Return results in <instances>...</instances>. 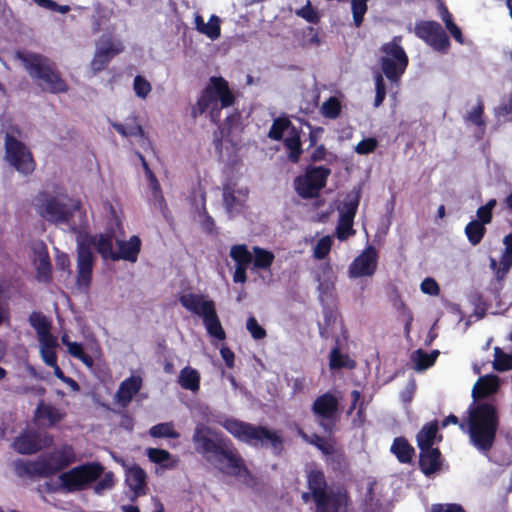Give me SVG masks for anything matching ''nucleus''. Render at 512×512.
I'll list each match as a JSON object with an SVG mask.
<instances>
[{
    "instance_id": "37998d69",
    "label": "nucleus",
    "mask_w": 512,
    "mask_h": 512,
    "mask_svg": "<svg viewBox=\"0 0 512 512\" xmlns=\"http://www.w3.org/2000/svg\"><path fill=\"white\" fill-rule=\"evenodd\" d=\"M230 257L236 262V265L249 266L252 262V254L245 244L233 245L230 249Z\"/></svg>"
},
{
    "instance_id": "2eb2a0df",
    "label": "nucleus",
    "mask_w": 512,
    "mask_h": 512,
    "mask_svg": "<svg viewBox=\"0 0 512 512\" xmlns=\"http://www.w3.org/2000/svg\"><path fill=\"white\" fill-rule=\"evenodd\" d=\"M378 266V252L372 245L367 246L350 264L349 276L361 278L373 276Z\"/></svg>"
},
{
    "instance_id": "13d9d810",
    "label": "nucleus",
    "mask_w": 512,
    "mask_h": 512,
    "mask_svg": "<svg viewBox=\"0 0 512 512\" xmlns=\"http://www.w3.org/2000/svg\"><path fill=\"white\" fill-rule=\"evenodd\" d=\"M375 92L374 107H379L386 97V85L383 75L380 73L375 76Z\"/></svg>"
},
{
    "instance_id": "49530a36",
    "label": "nucleus",
    "mask_w": 512,
    "mask_h": 512,
    "mask_svg": "<svg viewBox=\"0 0 512 512\" xmlns=\"http://www.w3.org/2000/svg\"><path fill=\"white\" fill-rule=\"evenodd\" d=\"M493 368L496 371L504 372L512 369V354L505 353L501 348H494Z\"/></svg>"
},
{
    "instance_id": "72a5a7b5",
    "label": "nucleus",
    "mask_w": 512,
    "mask_h": 512,
    "mask_svg": "<svg viewBox=\"0 0 512 512\" xmlns=\"http://www.w3.org/2000/svg\"><path fill=\"white\" fill-rule=\"evenodd\" d=\"M36 417L48 420L49 426H54L65 417V413L50 404L40 403L36 409Z\"/></svg>"
},
{
    "instance_id": "c03bdc74",
    "label": "nucleus",
    "mask_w": 512,
    "mask_h": 512,
    "mask_svg": "<svg viewBox=\"0 0 512 512\" xmlns=\"http://www.w3.org/2000/svg\"><path fill=\"white\" fill-rule=\"evenodd\" d=\"M441 18L445 23L447 30L450 32L452 37L460 44L464 43V37L461 29L455 24L453 21L452 14L448 11L447 7L442 6L441 8Z\"/></svg>"
},
{
    "instance_id": "6e6d98bb",
    "label": "nucleus",
    "mask_w": 512,
    "mask_h": 512,
    "mask_svg": "<svg viewBox=\"0 0 512 512\" xmlns=\"http://www.w3.org/2000/svg\"><path fill=\"white\" fill-rule=\"evenodd\" d=\"M133 88L135 94L142 99H145L152 90L151 84L141 75L134 78Z\"/></svg>"
},
{
    "instance_id": "f03ea898",
    "label": "nucleus",
    "mask_w": 512,
    "mask_h": 512,
    "mask_svg": "<svg viewBox=\"0 0 512 512\" xmlns=\"http://www.w3.org/2000/svg\"><path fill=\"white\" fill-rule=\"evenodd\" d=\"M467 421L460 422L458 417L450 414L442 421V427L449 424L458 425L469 434L470 443L481 453L487 454L494 446L500 418L497 407L493 403H472L467 409Z\"/></svg>"
},
{
    "instance_id": "0e129e2a",
    "label": "nucleus",
    "mask_w": 512,
    "mask_h": 512,
    "mask_svg": "<svg viewBox=\"0 0 512 512\" xmlns=\"http://www.w3.org/2000/svg\"><path fill=\"white\" fill-rule=\"evenodd\" d=\"M147 455L150 461L160 464L170 459V453L167 450L160 448H149L147 450Z\"/></svg>"
},
{
    "instance_id": "f3484780",
    "label": "nucleus",
    "mask_w": 512,
    "mask_h": 512,
    "mask_svg": "<svg viewBox=\"0 0 512 512\" xmlns=\"http://www.w3.org/2000/svg\"><path fill=\"white\" fill-rule=\"evenodd\" d=\"M180 304L195 315L205 317V312L209 309H215V303L211 299H205L201 294L188 293L179 297Z\"/></svg>"
},
{
    "instance_id": "473e14b6",
    "label": "nucleus",
    "mask_w": 512,
    "mask_h": 512,
    "mask_svg": "<svg viewBox=\"0 0 512 512\" xmlns=\"http://www.w3.org/2000/svg\"><path fill=\"white\" fill-rule=\"evenodd\" d=\"M178 382L183 389L196 392L200 389V374L196 369L186 366L180 371Z\"/></svg>"
},
{
    "instance_id": "423d86ee",
    "label": "nucleus",
    "mask_w": 512,
    "mask_h": 512,
    "mask_svg": "<svg viewBox=\"0 0 512 512\" xmlns=\"http://www.w3.org/2000/svg\"><path fill=\"white\" fill-rule=\"evenodd\" d=\"M25 70L35 83L43 90L53 94L65 93L68 91V85L57 70L56 64L48 57L32 53H16Z\"/></svg>"
},
{
    "instance_id": "2f4dec72",
    "label": "nucleus",
    "mask_w": 512,
    "mask_h": 512,
    "mask_svg": "<svg viewBox=\"0 0 512 512\" xmlns=\"http://www.w3.org/2000/svg\"><path fill=\"white\" fill-rule=\"evenodd\" d=\"M438 433V422L432 421L425 424L418 432L416 440L420 450L434 448L433 444Z\"/></svg>"
},
{
    "instance_id": "1a4fd4ad",
    "label": "nucleus",
    "mask_w": 512,
    "mask_h": 512,
    "mask_svg": "<svg viewBox=\"0 0 512 512\" xmlns=\"http://www.w3.org/2000/svg\"><path fill=\"white\" fill-rule=\"evenodd\" d=\"M331 175V169L326 166H306L304 173L298 175L294 181V190L302 199H314L320 196Z\"/></svg>"
},
{
    "instance_id": "20e7f679",
    "label": "nucleus",
    "mask_w": 512,
    "mask_h": 512,
    "mask_svg": "<svg viewBox=\"0 0 512 512\" xmlns=\"http://www.w3.org/2000/svg\"><path fill=\"white\" fill-rule=\"evenodd\" d=\"M220 424L235 439L249 446L268 447L269 445L272 454L277 457L284 451V438L279 431L235 418H226Z\"/></svg>"
},
{
    "instance_id": "3c124183",
    "label": "nucleus",
    "mask_w": 512,
    "mask_h": 512,
    "mask_svg": "<svg viewBox=\"0 0 512 512\" xmlns=\"http://www.w3.org/2000/svg\"><path fill=\"white\" fill-rule=\"evenodd\" d=\"M497 204L496 199H490L485 205L480 206L477 211V220L478 222L482 223V225H487L492 222L493 219V209L495 208Z\"/></svg>"
},
{
    "instance_id": "864d4df0",
    "label": "nucleus",
    "mask_w": 512,
    "mask_h": 512,
    "mask_svg": "<svg viewBox=\"0 0 512 512\" xmlns=\"http://www.w3.org/2000/svg\"><path fill=\"white\" fill-rule=\"evenodd\" d=\"M201 34L206 35L211 40H216L221 35L220 19L216 15H211L208 23H205L204 30Z\"/></svg>"
},
{
    "instance_id": "dca6fc26",
    "label": "nucleus",
    "mask_w": 512,
    "mask_h": 512,
    "mask_svg": "<svg viewBox=\"0 0 512 512\" xmlns=\"http://www.w3.org/2000/svg\"><path fill=\"white\" fill-rule=\"evenodd\" d=\"M504 251L499 262L490 257L489 267L494 272L497 281H503L512 268V232L503 238Z\"/></svg>"
},
{
    "instance_id": "680f3d73",
    "label": "nucleus",
    "mask_w": 512,
    "mask_h": 512,
    "mask_svg": "<svg viewBox=\"0 0 512 512\" xmlns=\"http://www.w3.org/2000/svg\"><path fill=\"white\" fill-rule=\"evenodd\" d=\"M470 302L475 306V314L479 317H484L488 308L483 295L479 292H474L469 297Z\"/></svg>"
},
{
    "instance_id": "4be33fe9",
    "label": "nucleus",
    "mask_w": 512,
    "mask_h": 512,
    "mask_svg": "<svg viewBox=\"0 0 512 512\" xmlns=\"http://www.w3.org/2000/svg\"><path fill=\"white\" fill-rule=\"evenodd\" d=\"M119 251L114 256V261L126 260L136 262L141 250V240L138 236H132L128 241H118Z\"/></svg>"
},
{
    "instance_id": "e2e57ef3",
    "label": "nucleus",
    "mask_w": 512,
    "mask_h": 512,
    "mask_svg": "<svg viewBox=\"0 0 512 512\" xmlns=\"http://www.w3.org/2000/svg\"><path fill=\"white\" fill-rule=\"evenodd\" d=\"M114 486V474L107 472L103 478L96 482L94 491L96 494L101 495L104 491L110 490Z\"/></svg>"
},
{
    "instance_id": "338daca9",
    "label": "nucleus",
    "mask_w": 512,
    "mask_h": 512,
    "mask_svg": "<svg viewBox=\"0 0 512 512\" xmlns=\"http://www.w3.org/2000/svg\"><path fill=\"white\" fill-rule=\"evenodd\" d=\"M421 291L424 294L437 296L440 293V287L435 279L431 277L425 278L420 285Z\"/></svg>"
},
{
    "instance_id": "ddd939ff",
    "label": "nucleus",
    "mask_w": 512,
    "mask_h": 512,
    "mask_svg": "<svg viewBox=\"0 0 512 512\" xmlns=\"http://www.w3.org/2000/svg\"><path fill=\"white\" fill-rule=\"evenodd\" d=\"M415 34L437 52L446 53L450 48L448 35L436 21H420L416 23Z\"/></svg>"
},
{
    "instance_id": "7c9ffc66",
    "label": "nucleus",
    "mask_w": 512,
    "mask_h": 512,
    "mask_svg": "<svg viewBox=\"0 0 512 512\" xmlns=\"http://www.w3.org/2000/svg\"><path fill=\"white\" fill-rule=\"evenodd\" d=\"M204 312L205 317L203 318V323L205 325L207 333L217 340H224L226 338V333L221 325V322L216 312V308L214 310L209 309Z\"/></svg>"
},
{
    "instance_id": "a211bd4d",
    "label": "nucleus",
    "mask_w": 512,
    "mask_h": 512,
    "mask_svg": "<svg viewBox=\"0 0 512 512\" xmlns=\"http://www.w3.org/2000/svg\"><path fill=\"white\" fill-rule=\"evenodd\" d=\"M142 387V378L132 375L122 381L116 392V400L122 406L126 407L133 397L140 391Z\"/></svg>"
},
{
    "instance_id": "de8ad7c7",
    "label": "nucleus",
    "mask_w": 512,
    "mask_h": 512,
    "mask_svg": "<svg viewBox=\"0 0 512 512\" xmlns=\"http://www.w3.org/2000/svg\"><path fill=\"white\" fill-rule=\"evenodd\" d=\"M29 323L36 330L37 337L51 330V323L41 312H32L29 316Z\"/></svg>"
},
{
    "instance_id": "c9c22d12",
    "label": "nucleus",
    "mask_w": 512,
    "mask_h": 512,
    "mask_svg": "<svg viewBox=\"0 0 512 512\" xmlns=\"http://www.w3.org/2000/svg\"><path fill=\"white\" fill-rule=\"evenodd\" d=\"M300 436L311 445H314L317 449H319L325 455H332L335 452L334 444L327 440L326 438L313 433L311 436H308L305 432L299 429Z\"/></svg>"
},
{
    "instance_id": "f704fd0d",
    "label": "nucleus",
    "mask_w": 512,
    "mask_h": 512,
    "mask_svg": "<svg viewBox=\"0 0 512 512\" xmlns=\"http://www.w3.org/2000/svg\"><path fill=\"white\" fill-rule=\"evenodd\" d=\"M360 201V191H352L348 193L343 201L340 209V216L344 218H351L354 220Z\"/></svg>"
},
{
    "instance_id": "bf43d9fd",
    "label": "nucleus",
    "mask_w": 512,
    "mask_h": 512,
    "mask_svg": "<svg viewBox=\"0 0 512 512\" xmlns=\"http://www.w3.org/2000/svg\"><path fill=\"white\" fill-rule=\"evenodd\" d=\"M246 328L255 340H261L266 337V330L258 323L254 316H250L246 322Z\"/></svg>"
},
{
    "instance_id": "6e6552de",
    "label": "nucleus",
    "mask_w": 512,
    "mask_h": 512,
    "mask_svg": "<svg viewBox=\"0 0 512 512\" xmlns=\"http://www.w3.org/2000/svg\"><path fill=\"white\" fill-rule=\"evenodd\" d=\"M383 54L379 59L381 70L392 84H398L405 73L409 63L404 48L400 45V38L384 43L380 48Z\"/></svg>"
},
{
    "instance_id": "b1692460",
    "label": "nucleus",
    "mask_w": 512,
    "mask_h": 512,
    "mask_svg": "<svg viewBox=\"0 0 512 512\" xmlns=\"http://www.w3.org/2000/svg\"><path fill=\"white\" fill-rule=\"evenodd\" d=\"M146 478L145 470L138 465H134L126 471V482L136 496L145 494Z\"/></svg>"
},
{
    "instance_id": "58836bf2",
    "label": "nucleus",
    "mask_w": 512,
    "mask_h": 512,
    "mask_svg": "<svg viewBox=\"0 0 512 512\" xmlns=\"http://www.w3.org/2000/svg\"><path fill=\"white\" fill-rule=\"evenodd\" d=\"M486 234V227L482 223L472 220L465 227V235L469 243L473 246L478 245Z\"/></svg>"
},
{
    "instance_id": "c756f323",
    "label": "nucleus",
    "mask_w": 512,
    "mask_h": 512,
    "mask_svg": "<svg viewBox=\"0 0 512 512\" xmlns=\"http://www.w3.org/2000/svg\"><path fill=\"white\" fill-rule=\"evenodd\" d=\"M47 456L50 458L57 472L68 467L75 460V453L72 446L70 445H63Z\"/></svg>"
},
{
    "instance_id": "f8f14e48",
    "label": "nucleus",
    "mask_w": 512,
    "mask_h": 512,
    "mask_svg": "<svg viewBox=\"0 0 512 512\" xmlns=\"http://www.w3.org/2000/svg\"><path fill=\"white\" fill-rule=\"evenodd\" d=\"M311 411L325 432H332L339 416V399L331 392L316 397Z\"/></svg>"
},
{
    "instance_id": "4468645a",
    "label": "nucleus",
    "mask_w": 512,
    "mask_h": 512,
    "mask_svg": "<svg viewBox=\"0 0 512 512\" xmlns=\"http://www.w3.org/2000/svg\"><path fill=\"white\" fill-rule=\"evenodd\" d=\"M94 256L89 245L83 241L78 243L77 248V277L76 285L79 289L88 291L93 275Z\"/></svg>"
},
{
    "instance_id": "7ed1b4c3",
    "label": "nucleus",
    "mask_w": 512,
    "mask_h": 512,
    "mask_svg": "<svg viewBox=\"0 0 512 512\" xmlns=\"http://www.w3.org/2000/svg\"><path fill=\"white\" fill-rule=\"evenodd\" d=\"M236 98L227 80L221 76H213L202 90L196 104L192 107L191 116L196 119L209 110L212 123L221 129V111L235 104Z\"/></svg>"
},
{
    "instance_id": "a19ab883",
    "label": "nucleus",
    "mask_w": 512,
    "mask_h": 512,
    "mask_svg": "<svg viewBox=\"0 0 512 512\" xmlns=\"http://www.w3.org/2000/svg\"><path fill=\"white\" fill-rule=\"evenodd\" d=\"M149 434L153 438H171L178 439L180 433L175 430L173 422H164L152 426Z\"/></svg>"
},
{
    "instance_id": "e433bc0d",
    "label": "nucleus",
    "mask_w": 512,
    "mask_h": 512,
    "mask_svg": "<svg viewBox=\"0 0 512 512\" xmlns=\"http://www.w3.org/2000/svg\"><path fill=\"white\" fill-rule=\"evenodd\" d=\"M252 250L254 253V258L252 257L254 267L263 270L270 269L275 259L274 254L259 246H254Z\"/></svg>"
},
{
    "instance_id": "a18cd8bd",
    "label": "nucleus",
    "mask_w": 512,
    "mask_h": 512,
    "mask_svg": "<svg viewBox=\"0 0 512 512\" xmlns=\"http://www.w3.org/2000/svg\"><path fill=\"white\" fill-rule=\"evenodd\" d=\"M285 147L289 150L288 158L291 162L297 163L302 154L301 140L297 132L284 140Z\"/></svg>"
},
{
    "instance_id": "603ef678",
    "label": "nucleus",
    "mask_w": 512,
    "mask_h": 512,
    "mask_svg": "<svg viewBox=\"0 0 512 512\" xmlns=\"http://www.w3.org/2000/svg\"><path fill=\"white\" fill-rule=\"evenodd\" d=\"M368 0H351V9L353 21L356 27H360L363 23L364 16L368 10Z\"/></svg>"
},
{
    "instance_id": "4c0bfd02",
    "label": "nucleus",
    "mask_w": 512,
    "mask_h": 512,
    "mask_svg": "<svg viewBox=\"0 0 512 512\" xmlns=\"http://www.w3.org/2000/svg\"><path fill=\"white\" fill-rule=\"evenodd\" d=\"M439 356L438 350H433L430 353L422 349H418L413 353V360L416 364V369L419 371L426 370L434 365L437 357Z\"/></svg>"
},
{
    "instance_id": "0eeeda50",
    "label": "nucleus",
    "mask_w": 512,
    "mask_h": 512,
    "mask_svg": "<svg viewBox=\"0 0 512 512\" xmlns=\"http://www.w3.org/2000/svg\"><path fill=\"white\" fill-rule=\"evenodd\" d=\"M39 214L48 222L67 224L73 233H77L80 227L87 224L80 201L68 205L59 198L50 196L40 205Z\"/></svg>"
},
{
    "instance_id": "bb28decb",
    "label": "nucleus",
    "mask_w": 512,
    "mask_h": 512,
    "mask_svg": "<svg viewBox=\"0 0 512 512\" xmlns=\"http://www.w3.org/2000/svg\"><path fill=\"white\" fill-rule=\"evenodd\" d=\"M52 265L46 248L40 251L36 260V280L45 284L52 282Z\"/></svg>"
},
{
    "instance_id": "9d476101",
    "label": "nucleus",
    "mask_w": 512,
    "mask_h": 512,
    "mask_svg": "<svg viewBox=\"0 0 512 512\" xmlns=\"http://www.w3.org/2000/svg\"><path fill=\"white\" fill-rule=\"evenodd\" d=\"M104 472V467L99 462H90L73 467L67 472H63L59 478L63 490L66 492H77L87 488L93 482H96Z\"/></svg>"
},
{
    "instance_id": "c85d7f7f",
    "label": "nucleus",
    "mask_w": 512,
    "mask_h": 512,
    "mask_svg": "<svg viewBox=\"0 0 512 512\" xmlns=\"http://www.w3.org/2000/svg\"><path fill=\"white\" fill-rule=\"evenodd\" d=\"M390 450L402 464L411 463L413 456L415 455V449L404 437H396Z\"/></svg>"
},
{
    "instance_id": "cd10ccee",
    "label": "nucleus",
    "mask_w": 512,
    "mask_h": 512,
    "mask_svg": "<svg viewBox=\"0 0 512 512\" xmlns=\"http://www.w3.org/2000/svg\"><path fill=\"white\" fill-rule=\"evenodd\" d=\"M119 52L120 49L114 48L112 43H109L105 47L98 48L91 61L92 70L95 73L104 70L108 66L111 59Z\"/></svg>"
},
{
    "instance_id": "f257e3e1",
    "label": "nucleus",
    "mask_w": 512,
    "mask_h": 512,
    "mask_svg": "<svg viewBox=\"0 0 512 512\" xmlns=\"http://www.w3.org/2000/svg\"><path fill=\"white\" fill-rule=\"evenodd\" d=\"M195 451L209 464L229 476L251 479L245 460L230 438L205 424H198L192 436Z\"/></svg>"
},
{
    "instance_id": "5fc2aeb1",
    "label": "nucleus",
    "mask_w": 512,
    "mask_h": 512,
    "mask_svg": "<svg viewBox=\"0 0 512 512\" xmlns=\"http://www.w3.org/2000/svg\"><path fill=\"white\" fill-rule=\"evenodd\" d=\"M353 222L354 220L351 218L339 217L336 229L337 238L339 240H346L349 236L354 235Z\"/></svg>"
},
{
    "instance_id": "412c9836",
    "label": "nucleus",
    "mask_w": 512,
    "mask_h": 512,
    "mask_svg": "<svg viewBox=\"0 0 512 512\" xmlns=\"http://www.w3.org/2000/svg\"><path fill=\"white\" fill-rule=\"evenodd\" d=\"M499 389V378L496 375L489 374L478 379L472 389V397L479 401L497 393Z\"/></svg>"
},
{
    "instance_id": "69168bd1",
    "label": "nucleus",
    "mask_w": 512,
    "mask_h": 512,
    "mask_svg": "<svg viewBox=\"0 0 512 512\" xmlns=\"http://www.w3.org/2000/svg\"><path fill=\"white\" fill-rule=\"evenodd\" d=\"M377 140L374 138H366L361 140L355 147V151L360 155L372 153L377 147Z\"/></svg>"
},
{
    "instance_id": "39448f33",
    "label": "nucleus",
    "mask_w": 512,
    "mask_h": 512,
    "mask_svg": "<svg viewBox=\"0 0 512 512\" xmlns=\"http://www.w3.org/2000/svg\"><path fill=\"white\" fill-rule=\"evenodd\" d=\"M308 490L312 491L315 512H348L351 497L344 487L327 489L328 484L324 472L312 468L306 472Z\"/></svg>"
},
{
    "instance_id": "393cba45",
    "label": "nucleus",
    "mask_w": 512,
    "mask_h": 512,
    "mask_svg": "<svg viewBox=\"0 0 512 512\" xmlns=\"http://www.w3.org/2000/svg\"><path fill=\"white\" fill-rule=\"evenodd\" d=\"M112 240L113 236L111 234H99L91 236L88 243H85V245H94L96 251L104 260L111 259L114 261L113 255H115L116 252L113 251Z\"/></svg>"
},
{
    "instance_id": "5701e85b",
    "label": "nucleus",
    "mask_w": 512,
    "mask_h": 512,
    "mask_svg": "<svg viewBox=\"0 0 512 512\" xmlns=\"http://www.w3.org/2000/svg\"><path fill=\"white\" fill-rule=\"evenodd\" d=\"M23 471L30 476L50 477L57 473V470L48 456L41 457L36 461L24 463Z\"/></svg>"
},
{
    "instance_id": "79ce46f5",
    "label": "nucleus",
    "mask_w": 512,
    "mask_h": 512,
    "mask_svg": "<svg viewBox=\"0 0 512 512\" xmlns=\"http://www.w3.org/2000/svg\"><path fill=\"white\" fill-rule=\"evenodd\" d=\"M290 127L295 131L292 122L287 117H278L273 121L268 132V137L272 140L280 141L283 138L284 132Z\"/></svg>"
},
{
    "instance_id": "052dcab7",
    "label": "nucleus",
    "mask_w": 512,
    "mask_h": 512,
    "mask_svg": "<svg viewBox=\"0 0 512 512\" xmlns=\"http://www.w3.org/2000/svg\"><path fill=\"white\" fill-rule=\"evenodd\" d=\"M332 240L329 236H324L318 240L314 248V257L316 259H324L330 252Z\"/></svg>"
},
{
    "instance_id": "09e8293b",
    "label": "nucleus",
    "mask_w": 512,
    "mask_h": 512,
    "mask_svg": "<svg viewBox=\"0 0 512 512\" xmlns=\"http://www.w3.org/2000/svg\"><path fill=\"white\" fill-rule=\"evenodd\" d=\"M325 118L336 119L341 113V103L336 97H329L321 106Z\"/></svg>"
},
{
    "instance_id": "a878e982",
    "label": "nucleus",
    "mask_w": 512,
    "mask_h": 512,
    "mask_svg": "<svg viewBox=\"0 0 512 512\" xmlns=\"http://www.w3.org/2000/svg\"><path fill=\"white\" fill-rule=\"evenodd\" d=\"M136 116L131 117V122L126 124L111 122L112 127L122 136H136L141 138V145L150 144L149 139L145 135L143 127L137 123Z\"/></svg>"
},
{
    "instance_id": "aec40b11",
    "label": "nucleus",
    "mask_w": 512,
    "mask_h": 512,
    "mask_svg": "<svg viewBox=\"0 0 512 512\" xmlns=\"http://www.w3.org/2000/svg\"><path fill=\"white\" fill-rule=\"evenodd\" d=\"M13 447L20 454H35L42 448L40 435L35 431L24 432L14 440Z\"/></svg>"
},
{
    "instance_id": "4d7b16f0",
    "label": "nucleus",
    "mask_w": 512,
    "mask_h": 512,
    "mask_svg": "<svg viewBox=\"0 0 512 512\" xmlns=\"http://www.w3.org/2000/svg\"><path fill=\"white\" fill-rule=\"evenodd\" d=\"M483 115L484 105L482 101L479 100L477 106L467 114L466 120L478 127H484L486 123L485 120L483 119Z\"/></svg>"
},
{
    "instance_id": "8fccbe9b",
    "label": "nucleus",
    "mask_w": 512,
    "mask_h": 512,
    "mask_svg": "<svg viewBox=\"0 0 512 512\" xmlns=\"http://www.w3.org/2000/svg\"><path fill=\"white\" fill-rule=\"evenodd\" d=\"M68 352L71 356L79 359L88 367L93 366V358L84 351L83 345L79 342H71L68 344Z\"/></svg>"
},
{
    "instance_id": "ea45409f",
    "label": "nucleus",
    "mask_w": 512,
    "mask_h": 512,
    "mask_svg": "<svg viewBox=\"0 0 512 512\" xmlns=\"http://www.w3.org/2000/svg\"><path fill=\"white\" fill-rule=\"evenodd\" d=\"M329 366L333 370L341 368L352 369L355 367V362L348 355H343L338 345H336L330 352Z\"/></svg>"
},
{
    "instance_id": "6ab92c4d",
    "label": "nucleus",
    "mask_w": 512,
    "mask_h": 512,
    "mask_svg": "<svg viewBox=\"0 0 512 512\" xmlns=\"http://www.w3.org/2000/svg\"><path fill=\"white\" fill-rule=\"evenodd\" d=\"M442 459L439 448L420 450L419 468L424 475L430 476L441 469Z\"/></svg>"
},
{
    "instance_id": "9b49d317",
    "label": "nucleus",
    "mask_w": 512,
    "mask_h": 512,
    "mask_svg": "<svg viewBox=\"0 0 512 512\" xmlns=\"http://www.w3.org/2000/svg\"><path fill=\"white\" fill-rule=\"evenodd\" d=\"M5 159L23 175H30L36 168L33 155L27 146L10 133L5 135Z\"/></svg>"
},
{
    "instance_id": "774afa93",
    "label": "nucleus",
    "mask_w": 512,
    "mask_h": 512,
    "mask_svg": "<svg viewBox=\"0 0 512 512\" xmlns=\"http://www.w3.org/2000/svg\"><path fill=\"white\" fill-rule=\"evenodd\" d=\"M512 113V92L503 98L500 104L495 108V115L497 117H505Z\"/></svg>"
}]
</instances>
